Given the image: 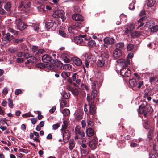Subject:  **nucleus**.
I'll list each match as a JSON object with an SVG mask.
<instances>
[{"label": "nucleus", "instance_id": "obj_45", "mask_svg": "<svg viewBox=\"0 0 158 158\" xmlns=\"http://www.w3.org/2000/svg\"><path fill=\"white\" fill-rule=\"evenodd\" d=\"M88 44L91 47L94 46L96 44L95 41L93 40H91L88 43Z\"/></svg>", "mask_w": 158, "mask_h": 158}, {"label": "nucleus", "instance_id": "obj_58", "mask_svg": "<svg viewBox=\"0 0 158 158\" xmlns=\"http://www.w3.org/2000/svg\"><path fill=\"white\" fill-rule=\"evenodd\" d=\"M59 34L63 37H65L66 36V34L63 31L61 30L59 31Z\"/></svg>", "mask_w": 158, "mask_h": 158}, {"label": "nucleus", "instance_id": "obj_48", "mask_svg": "<svg viewBox=\"0 0 158 158\" xmlns=\"http://www.w3.org/2000/svg\"><path fill=\"white\" fill-rule=\"evenodd\" d=\"M150 124V122L149 121H145L144 122V126L145 127V128L146 129H148L149 126Z\"/></svg>", "mask_w": 158, "mask_h": 158}, {"label": "nucleus", "instance_id": "obj_15", "mask_svg": "<svg viewBox=\"0 0 158 158\" xmlns=\"http://www.w3.org/2000/svg\"><path fill=\"white\" fill-rule=\"evenodd\" d=\"M97 141L95 139H92L88 143L89 146L92 149H95L97 147Z\"/></svg>", "mask_w": 158, "mask_h": 158}, {"label": "nucleus", "instance_id": "obj_57", "mask_svg": "<svg viewBox=\"0 0 158 158\" xmlns=\"http://www.w3.org/2000/svg\"><path fill=\"white\" fill-rule=\"evenodd\" d=\"M23 38L18 39L15 40L14 41L15 43H21L23 41Z\"/></svg>", "mask_w": 158, "mask_h": 158}, {"label": "nucleus", "instance_id": "obj_28", "mask_svg": "<svg viewBox=\"0 0 158 158\" xmlns=\"http://www.w3.org/2000/svg\"><path fill=\"white\" fill-rule=\"evenodd\" d=\"M156 0H148L147 2V6L148 7L153 6L156 3Z\"/></svg>", "mask_w": 158, "mask_h": 158}, {"label": "nucleus", "instance_id": "obj_54", "mask_svg": "<svg viewBox=\"0 0 158 158\" xmlns=\"http://www.w3.org/2000/svg\"><path fill=\"white\" fill-rule=\"evenodd\" d=\"M81 86L82 89L85 90L86 91H88V87L84 84H81Z\"/></svg>", "mask_w": 158, "mask_h": 158}, {"label": "nucleus", "instance_id": "obj_44", "mask_svg": "<svg viewBox=\"0 0 158 158\" xmlns=\"http://www.w3.org/2000/svg\"><path fill=\"white\" fill-rule=\"evenodd\" d=\"M71 68V65L69 64H65L63 66V69L65 70H70Z\"/></svg>", "mask_w": 158, "mask_h": 158}, {"label": "nucleus", "instance_id": "obj_63", "mask_svg": "<svg viewBox=\"0 0 158 158\" xmlns=\"http://www.w3.org/2000/svg\"><path fill=\"white\" fill-rule=\"evenodd\" d=\"M77 74V73H75L73 74L72 78L73 81H75L76 80Z\"/></svg>", "mask_w": 158, "mask_h": 158}, {"label": "nucleus", "instance_id": "obj_47", "mask_svg": "<svg viewBox=\"0 0 158 158\" xmlns=\"http://www.w3.org/2000/svg\"><path fill=\"white\" fill-rule=\"evenodd\" d=\"M22 116L25 118H26L29 117H33V116L30 112L24 114L22 115Z\"/></svg>", "mask_w": 158, "mask_h": 158}, {"label": "nucleus", "instance_id": "obj_9", "mask_svg": "<svg viewBox=\"0 0 158 158\" xmlns=\"http://www.w3.org/2000/svg\"><path fill=\"white\" fill-rule=\"evenodd\" d=\"M70 135V134L68 130H65L64 131L63 133L62 136L64 143H67L69 140Z\"/></svg>", "mask_w": 158, "mask_h": 158}, {"label": "nucleus", "instance_id": "obj_27", "mask_svg": "<svg viewBox=\"0 0 158 158\" xmlns=\"http://www.w3.org/2000/svg\"><path fill=\"white\" fill-rule=\"evenodd\" d=\"M14 36L9 33H7L6 36L5 37V40L6 41H10L14 39Z\"/></svg>", "mask_w": 158, "mask_h": 158}, {"label": "nucleus", "instance_id": "obj_55", "mask_svg": "<svg viewBox=\"0 0 158 158\" xmlns=\"http://www.w3.org/2000/svg\"><path fill=\"white\" fill-rule=\"evenodd\" d=\"M150 81L151 83L155 81L158 82V80H157V79L154 77H151L150 78Z\"/></svg>", "mask_w": 158, "mask_h": 158}, {"label": "nucleus", "instance_id": "obj_41", "mask_svg": "<svg viewBox=\"0 0 158 158\" xmlns=\"http://www.w3.org/2000/svg\"><path fill=\"white\" fill-rule=\"evenodd\" d=\"M82 26V23L81 22H78L76 23L73 26V27H75V28L76 27H77L79 29H80Z\"/></svg>", "mask_w": 158, "mask_h": 158}, {"label": "nucleus", "instance_id": "obj_33", "mask_svg": "<svg viewBox=\"0 0 158 158\" xmlns=\"http://www.w3.org/2000/svg\"><path fill=\"white\" fill-rule=\"evenodd\" d=\"M30 26H31V25H33V27H34V30L37 32H39V25L38 24H35V23H30Z\"/></svg>", "mask_w": 158, "mask_h": 158}, {"label": "nucleus", "instance_id": "obj_2", "mask_svg": "<svg viewBox=\"0 0 158 158\" xmlns=\"http://www.w3.org/2000/svg\"><path fill=\"white\" fill-rule=\"evenodd\" d=\"M152 109L150 106H145L144 104H142L139 106V112L140 113H144V115L145 117L147 116V112L149 113L152 112Z\"/></svg>", "mask_w": 158, "mask_h": 158}, {"label": "nucleus", "instance_id": "obj_25", "mask_svg": "<svg viewBox=\"0 0 158 158\" xmlns=\"http://www.w3.org/2000/svg\"><path fill=\"white\" fill-rule=\"evenodd\" d=\"M75 143L73 139H71L69 143V148L70 150H72L74 147Z\"/></svg>", "mask_w": 158, "mask_h": 158}, {"label": "nucleus", "instance_id": "obj_16", "mask_svg": "<svg viewBox=\"0 0 158 158\" xmlns=\"http://www.w3.org/2000/svg\"><path fill=\"white\" fill-rule=\"evenodd\" d=\"M135 25L134 24L130 23L127 24V27L126 28V32L128 33L134 29Z\"/></svg>", "mask_w": 158, "mask_h": 158}, {"label": "nucleus", "instance_id": "obj_13", "mask_svg": "<svg viewBox=\"0 0 158 158\" xmlns=\"http://www.w3.org/2000/svg\"><path fill=\"white\" fill-rule=\"evenodd\" d=\"M104 41L105 44H104V46L106 47L107 45L106 44H111L114 43V40L112 38L110 37H106L104 40Z\"/></svg>", "mask_w": 158, "mask_h": 158}, {"label": "nucleus", "instance_id": "obj_6", "mask_svg": "<svg viewBox=\"0 0 158 158\" xmlns=\"http://www.w3.org/2000/svg\"><path fill=\"white\" fill-rule=\"evenodd\" d=\"M83 56H84L85 59L89 61L91 64L93 63L96 61V58L94 56L92 55L91 54H84Z\"/></svg>", "mask_w": 158, "mask_h": 158}, {"label": "nucleus", "instance_id": "obj_7", "mask_svg": "<svg viewBox=\"0 0 158 158\" xmlns=\"http://www.w3.org/2000/svg\"><path fill=\"white\" fill-rule=\"evenodd\" d=\"M120 74L123 76L129 77L131 74L130 70L128 68H123L120 70Z\"/></svg>", "mask_w": 158, "mask_h": 158}, {"label": "nucleus", "instance_id": "obj_24", "mask_svg": "<svg viewBox=\"0 0 158 158\" xmlns=\"http://www.w3.org/2000/svg\"><path fill=\"white\" fill-rule=\"evenodd\" d=\"M129 84L131 87H135L137 85V82L135 79L132 78L129 80Z\"/></svg>", "mask_w": 158, "mask_h": 158}, {"label": "nucleus", "instance_id": "obj_46", "mask_svg": "<svg viewBox=\"0 0 158 158\" xmlns=\"http://www.w3.org/2000/svg\"><path fill=\"white\" fill-rule=\"evenodd\" d=\"M44 6L42 5L38 7H37L38 10L39 12L41 13H43L45 12V10L44 9Z\"/></svg>", "mask_w": 158, "mask_h": 158}, {"label": "nucleus", "instance_id": "obj_39", "mask_svg": "<svg viewBox=\"0 0 158 158\" xmlns=\"http://www.w3.org/2000/svg\"><path fill=\"white\" fill-rule=\"evenodd\" d=\"M62 113L64 115L66 116L69 114L70 111L69 109H65L62 110Z\"/></svg>", "mask_w": 158, "mask_h": 158}, {"label": "nucleus", "instance_id": "obj_50", "mask_svg": "<svg viewBox=\"0 0 158 158\" xmlns=\"http://www.w3.org/2000/svg\"><path fill=\"white\" fill-rule=\"evenodd\" d=\"M72 93L74 95L77 96L78 94L79 91L77 89H73Z\"/></svg>", "mask_w": 158, "mask_h": 158}, {"label": "nucleus", "instance_id": "obj_14", "mask_svg": "<svg viewBox=\"0 0 158 158\" xmlns=\"http://www.w3.org/2000/svg\"><path fill=\"white\" fill-rule=\"evenodd\" d=\"M72 19L75 21H82L83 20V18L80 15L77 14H74L72 16Z\"/></svg>", "mask_w": 158, "mask_h": 158}, {"label": "nucleus", "instance_id": "obj_3", "mask_svg": "<svg viewBox=\"0 0 158 158\" xmlns=\"http://www.w3.org/2000/svg\"><path fill=\"white\" fill-rule=\"evenodd\" d=\"M15 23L17 29L19 30H23L27 27V25L20 19H17Z\"/></svg>", "mask_w": 158, "mask_h": 158}, {"label": "nucleus", "instance_id": "obj_32", "mask_svg": "<svg viewBox=\"0 0 158 158\" xmlns=\"http://www.w3.org/2000/svg\"><path fill=\"white\" fill-rule=\"evenodd\" d=\"M153 22L152 21H148L146 22L145 26L151 29L152 27H153Z\"/></svg>", "mask_w": 158, "mask_h": 158}, {"label": "nucleus", "instance_id": "obj_37", "mask_svg": "<svg viewBox=\"0 0 158 158\" xmlns=\"http://www.w3.org/2000/svg\"><path fill=\"white\" fill-rule=\"evenodd\" d=\"M39 48L38 46H33L31 47L32 51L33 52V53H35V55L37 54V52Z\"/></svg>", "mask_w": 158, "mask_h": 158}, {"label": "nucleus", "instance_id": "obj_18", "mask_svg": "<svg viewBox=\"0 0 158 158\" xmlns=\"http://www.w3.org/2000/svg\"><path fill=\"white\" fill-rule=\"evenodd\" d=\"M103 59L102 57H99L97 62V65L98 66L102 67L104 65L106 60Z\"/></svg>", "mask_w": 158, "mask_h": 158}, {"label": "nucleus", "instance_id": "obj_38", "mask_svg": "<svg viewBox=\"0 0 158 158\" xmlns=\"http://www.w3.org/2000/svg\"><path fill=\"white\" fill-rule=\"evenodd\" d=\"M11 4L9 2H8L4 6L5 9L7 11H10V10Z\"/></svg>", "mask_w": 158, "mask_h": 158}, {"label": "nucleus", "instance_id": "obj_64", "mask_svg": "<svg viewBox=\"0 0 158 158\" xmlns=\"http://www.w3.org/2000/svg\"><path fill=\"white\" fill-rule=\"evenodd\" d=\"M135 5L133 3H131L129 5V9L131 10H133L135 7Z\"/></svg>", "mask_w": 158, "mask_h": 158}, {"label": "nucleus", "instance_id": "obj_1", "mask_svg": "<svg viewBox=\"0 0 158 158\" xmlns=\"http://www.w3.org/2000/svg\"><path fill=\"white\" fill-rule=\"evenodd\" d=\"M98 83L96 81H94L92 82L91 89H92L91 96H88L87 97V101H89L90 99H94L96 96L97 91L96 90V85Z\"/></svg>", "mask_w": 158, "mask_h": 158}, {"label": "nucleus", "instance_id": "obj_35", "mask_svg": "<svg viewBox=\"0 0 158 158\" xmlns=\"http://www.w3.org/2000/svg\"><path fill=\"white\" fill-rule=\"evenodd\" d=\"M54 68V65L52 64H47L46 67L45 68V69L46 71H47V69L52 70Z\"/></svg>", "mask_w": 158, "mask_h": 158}, {"label": "nucleus", "instance_id": "obj_40", "mask_svg": "<svg viewBox=\"0 0 158 158\" xmlns=\"http://www.w3.org/2000/svg\"><path fill=\"white\" fill-rule=\"evenodd\" d=\"M152 95V90L151 89H150L148 91H145L144 94V97L146 98V97L150 96Z\"/></svg>", "mask_w": 158, "mask_h": 158}, {"label": "nucleus", "instance_id": "obj_17", "mask_svg": "<svg viewBox=\"0 0 158 158\" xmlns=\"http://www.w3.org/2000/svg\"><path fill=\"white\" fill-rule=\"evenodd\" d=\"M72 60L73 63L77 66H80L82 64L81 60L78 58L73 57L72 58Z\"/></svg>", "mask_w": 158, "mask_h": 158}, {"label": "nucleus", "instance_id": "obj_31", "mask_svg": "<svg viewBox=\"0 0 158 158\" xmlns=\"http://www.w3.org/2000/svg\"><path fill=\"white\" fill-rule=\"evenodd\" d=\"M54 25L53 22L51 21L45 23V27L47 30H49Z\"/></svg>", "mask_w": 158, "mask_h": 158}, {"label": "nucleus", "instance_id": "obj_59", "mask_svg": "<svg viewBox=\"0 0 158 158\" xmlns=\"http://www.w3.org/2000/svg\"><path fill=\"white\" fill-rule=\"evenodd\" d=\"M60 126L58 123L54 124L52 126V128L54 130H56Z\"/></svg>", "mask_w": 158, "mask_h": 158}, {"label": "nucleus", "instance_id": "obj_12", "mask_svg": "<svg viewBox=\"0 0 158 158\" xmlns=\"http://www.w3.org/2000/svg\"><path fill=\"white\" fill-rule=\"evenodd\" d=\"M30 3L29 2H26L25 1H21L20 4L18 8L19 10H22L21 9L23 7L24 8H27L30 7Z\"/></svg>", "mask_w": 158, "mask_h": 158}, {"label": "nucleus", "instance_id": "obj_29", "mask_svg": "<svg viewBox=\"0 0 158 158\" xmlns=\"http://www.w3.org/2000/svg\"><path fill=\"white\" fill-rule=\"evenodd\" d=\"M127 49L128 51L134 52L135 50V49L133 44H129L127 46Z\"/></svg>", "mask_w": 158, "mask_h": 158}, {"label": "nucleus", "instance_id": "obj_20", "mask_svg": "<svg viewBox=\"0 0 158 158\" xmlns=\"http://www.w3.org/2000/svg\"><path fill=\"white\" fill-rule=\"evenodd\" d=\"M122 55V51L115 49L113 52V56L116 59L119 58Z\"/></svg>", "mask_w": 158, "mask_h": 158}, {"label": "nucleus", "instance_id": "obj_43", "mask_svg": "<svg viewBox=\"0 0 158 158\" xmlns=\"http://www.w3.org/2000/svg\"><path fill=\"white\" fill-rule=\"evenodd\" d=\"M150 31L152 32H155L158 31V26L156 25L152 27L150 29Z\"/></svg>", "mask_w": 158, "mask_h": 158}, {"label": "nucleus", "instance_id": "obj_10", "mask_svg": "<svg viewBox=\"0 0 158 158\" xmlns=\"http://www.w3.org/2000/svg\"><path fill=\"white\" fill-rule=\"evenodd\" d=\"M81 37H77L76 38V42L78 44H82L84 42V39L85 40H88L87 39L85 38V37L86 36V35H81Z\"/></svg>", "mask_w": 158, "mask_h": 158}, {"label": "nucleus", "instance_id": "obj_53", "mask_svg": "<svg viewBox=\"0 0 158 158\" xmlns=\"http://www.w3.org/2000/svg\"><path fill=\"white\" fill-rule=\"evenodd\" d=\"M87 123L89 127H92L93 125V122L92 121L88 119L87 120Z\"/></svg>", "mask_w": 158, "mask_h": 158}, {"label": "nucleus", "instance_id": "obj_42", "mask_svg": "<svg viewBox=\"0 0 158 158\" xmlns=\"http://www.w3.org/2000/svg\"><path fill=\"white\" fill-rule=\"evenodd\" d=\"M75 27L73 26L70 27L68 28V31L69 33L75 34L76 32H75Z\"/></svg>", "mask_w": 158, "mask_h": 158}, {"label": "nucleus", "instance_id": "obj_52", "mask_svg": "<svg viewBox=\"0 0 158 158\" xmlns=\"http://www.w3.org/2000/svg\"><path fill=\"white\" fill-rule=\"evenodd\" d=\"M8 105L10 108H13V101L10 98L8 99Z\"/></svg>", "mask_w": 158, "mask_h": 158}, {"label": "nucleus", "instance_id": "obj_22", "mask_svg": "<svg viewBox=\"0 0 158 158\" xmlns=\"http://www.w3.org/2000/svg\"><path fill=\"white\" fill-rule=\"evenodd\" d=\"M109 55V52H102L101 53V56L99 57H102L103 59H104L105 60H106L108 58Z\"/></svg>", "mask_w": 158, "mask_h": 158}, {"label": "nucleus", "instance_id": "obj_51", "mask_svg": "<svg viewBox=\"0 0 158 158\" xmlns=\"http://www.w3.org/2000/svg\"><path fill=\"white\" fill-rule=\"evenodd\" d=\"M81 151L82 153L84 154V156L87 155L89 153V149H82Z\"/></svg>", "mask_w": 158, "mask_h": 158}, {"label": "nucleus", "instance_id": "obj_30", "mask_svg": "<svg viewBox=\"0 0 158 158\" xmlns=\"http://www.w3.org/2000/svg\"><path fill=\"white\" fill-rule=\"evenodd\" d=\"M70 75V73L69 72L63 71L61 74V76L64 79L69 76Z\"/></svg>", "mask_w": 158, "mask_h": 158}, {"label": "nucleus", "instance_id": "obj_5", "mask_svg": "<svg viewBox=\"0 0 158 158\" xmlns=\"http://www.w3.org/2000/svg\"><path fill=\"white\" fill-rule=\"evenodd\" d=\"M117 62L118 64L122 66V69L125 68V67L130 64V61L128 59L126 61L124 59H121L118 60Z\"/></svg>", "mask_w": 158, "mask_h": 158}, {"label": "nucleus", "instance_id": "obj_34", "mask_svg": "<svg viewBox=\"0 0 158 158\" xmlns=\"http://www.w3.org/2000/svg\"><path fill=\"white\" fill-rule=\"evenodd\" d=\"M153 150L154 153L158 156V146L156 144H153Z\"/></svg>", "mask_w": 158, "mask_h": 158}, {"label": "nucleus", "instance_id": "obj_26", "mask_svg": "<svg viewBox=\"0 0 158 158\" xmlns=\"http://www.w3.org/2000/svg\"><path fill=\"white\" fill-rule=\"evenodd\" d=\"M124 47V44L123 43H120L117 44L116 45V49L117 50L121 51Z\"/></svg>", "mask_w": 158, "mask_h": 158}, {"label": "nucleus", "instance_id": "obj_62", "mask_svg": "<svg viewBox=\"0 0 158 158\" xmlns=\"http://www.w3.org/2000/svg\"><path fill=\"white\" fill-rule=\"evenodd\" d=\"M31 123L33 124H35L37 121V119L36 118H31Z\"/></svg>", "mask_w": 158, "mask_h": 158}, {"label": "nucleus", "instance_id": "obj_19", "mask_svg": "<svg viewBox=\"0 0 158 158\" xmlns=\"http://www.w3.org/2000/svg\"><path fill=\"white\" fill-rule=\"evenodd\" d=\"M42 60L44 62L47 63L51 60V58L48 55H45L42 56Z\"/></svg>", "mask_w": 158, "mask_h": 158}, {"label": "nucleus", "instance_id": "obj_11", "mask_svg": "<svg viewBox=\"0 0 158 158\" xmlns=\"http://www.w3.org/2000/svg\"><path fill=\"white\" fill-rule=\"evenodd\" d=\"M92 99H90L89 101H87L88 102V104L89 106V113L91 114H94L96 112V107L92 102H90V101Z\"/></svg>", "mask_w": 158, "mask_h": 158}, {"label": "nucleus", "instance_id": "obj_23", "mask_svg": "<svg viewBox=\"0 0 158 158\" xmlns=\"http://www.w3.org/2000/svg\"><path fill=\"white\" fill-rule=\"evenodd\" d=\"M141 35V34L140 32L138 31L133 32L131 34V36L133 38L139 37Z\"/></svg>", "mask_w": 158, "mask_h": 158}, {"label": "nucleus", "instance_id": "obj_21", "mask_svg": "<svg viewBox=\"0 0 158 158\" xmlns=\"http://www.w3.org/2000/svg\"><path fill=\"white\" fill-rule=\"evenodd\" d=\"M86 132L87 135L88 137H91L94 134V131L91 128H89L86 130Z\"/></svg>", "mask_w": 158, "mask_h": 158}, {"label": "nucleus", "instance_id": "obj_56", "mask_svg": "<svg viewBox=\"0 0 158 158\" xmlns=\"http://www.w3.org/2000/svg\"><path fill=\"white\" fill-rule=\"evenodd\" d=\"M30 59H31L32 63L35 62L37 60L36 58L34 56H30Z\"/></svg>", "mask_w": 158, "mask_h": 158}, {"label": "nucleus", "instance_id": "obj_60", "mask_svg": "<svg viewBox=\"0 0 158 158\" xmlns=\"http://www.w3.org/2000/svg\"><path fill=\"white\" fill-rule=\"evenodd\" d=\"M22 93V91L20 89H17L15 91V94L16 95H18L19 94Z\"/></svg>", "mask_w": 158, "mask_h": 158}, {"label": "nucleus", "instance_id": "obj_4", "mask_svg": "<svg viewBox=\"0 0 158 158\" xmlns=\"http://www.w3.org/2000/svg\"><path fill=\"white\" fill-rule=\"evenodd\" d=\"M64 14V12L62 10H59L56 11L53 14V16L55 18H61L63 21H64L65 18L63 16Z\"/></svg>", "mask_w": 158, "mask_h": 158}, {"label": "nucleus", "instance_id": "obj_36", "mask_svg": "<svg viewBox=\"0 0 158 158\" xmlns=\"http://www.w3.org/2000/svg\"><path fill=\"white\" fill-rule=\"evenodd\" d=\"M9 53L13 54L18 51V49L17 48H10L8 49Z\"/></svg>", "mask_w": 158, "mask_h": 158}, {"label": "nucleus", "instance_id": "obj_61", "mask_svg": "<svg viewBox=\"0 0 158 158\" xmlns=\"http://www.w3.org/2000/svg\"><path fill=\"white\" fill-rule=\"evenodd\" d=\"M8 92V90L7 88H4L2 90L3 95H6Z\"/></svg>", "mask_w": 158, "mask_h": 158}, {"label": "nucleus", "instance_id": "obj_49", "mask_svg": "<svg viewBox=\"0 0 158 158\" xmlns=\"http://www.w3.org/2000/svg\"><path fill=\"white\" fill-rule=\"evenodd\" d=\"M63 124L62 125V127L63 129H65L68 126V122L66 121H63Z\"/></svg>", "mask_w": 158, "mask_h": 158}, {"label": "nucleus", "instance_id": "obj_8", "mask_svg": "<svg viewBox=\"0 0 158 158\" xmlns=\"http://www.w3.org/2000/svg\"><path fill=\"white\" fill-rule=\"evenodd\" d=\"M70 54L67 52H64L61 55V57L65 63H68L70 62Z\"/></svg>", "mask_w": 158, "mask_h": 158}]
</instances>
